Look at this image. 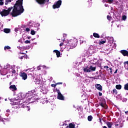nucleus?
I'll list each match as a JSON object with an SVG mask.
<instances>
[{
	"mask_svg": "<svg viewBox=\"0 0 128 128\" xmlns=\"http://www.w3.org/2000/svg\"><path fill=\"white\" fill-rule=\"evenodd\" d=\"M114 125L115 126L116 128H118V124H116V123H114Z\"/></svg>",
	"mask_w": 128,
	"mask_h": 128,
	"instance_id": "47",
	"label": "nucleus"
},
{
	"mask_svg": "<svg viewBox=\"0 0 128 128\" xmlns=\"http://www.w3.org/2000/svg\"><path fill=\"white\" fill-rule=\"evenodd\" d=\"M103 128H108L106 126H103Z\"/></svg>",
	"mask_w": 128,
	"mask_h": 128,
	"instance_id": "57",
	"label": "nucleus"
},
{
	"mask_svg": "<svg viewBox=\"0 0 128 128\" xmlns=\"http://www.w3.org/2000/svg\"><path fill=\"white\" fill-rule=\"evenodd\" d=\"M118 70L116 69V70H115V72H114V74H117V73H118Z\"/></svg>",
	"mask_w": 128,
	"mask_h": 128,
	"instance_id": "51",
	"label": "nucleus"
},
{
	"mask_svg": "<svg viewBox=\"0 0 128 128\" xmlns=\"http://www.w3.org/2000/svg\"><path fill=\"white\" fill-rule=\"evenodd\" d=\"M16 108L15 107H12V109L14 110V108Z\"/></svg>",
	"mask_w": 128,
	"mask_h": 128,
	"instance_id": "59",
	"label": "nucleus"
},
{
	"mask_svg": "<svg viewBox=\"0 0 128 128\" xmlns=\"http://www.w3.org/2000/svg\"><path fill=\"white\" fill-rule=\"evenodd\" d=\"M106 44V41L103 40V41H100L99 42V44Z\"/></svg>",
	"mask_w": 128,
	"mask_h": 128,
	"instance_id": "30",
	"label": "nucleus"
},
{
	"mask_svg": "<svg viewBox=\"0 0 128 128\" xmlns=\"http://www.w3.org/2000/svg\"><path fill=\"white\" fill-rule=\"evenodd\" d=\"M100 124H102V119L101 118L100 119Z\"/></svg>",
	"mask_w": 128,
	"mask_h": 128,
	"instance_id": "52",
	"label": "nucleus"
},
{
	"mask_svg": "<svg viewBox=\"0 0 128 128\" xmlns=\"http://www.w3.org/2000/svg\"><path fill=\"white\" fill-rule=\"evenodd\" d=\"M104 68H106L107 70H110V74H112V68H108V66H104ZM108 68H109V70H108Z\"/></svg>",
	"mask_w": 128,
	"mask_h": 128,
	"instance_id": "22",
	"label": "nucleus"
},
{
	"mask_svg": "<svg viewBox=\"0 0 128 128\" xmlns=\"http://www.w3.org/2000/svg\"><path fill=\"white\" fill-rule=\"evenodd\" d=\"M64 46H66V44L68 45V44H64V40H63V42H61L60 44V46H64Z\"/></svg>",
	"mask_w": 128,
	"mask_h": 128,
	"instance_id": "26",
	"label": "nucleus"
},
{
	"mask_svg": "<svg viewBox=\"0 0 128 128\" xmlns=\"http://www.w3.org/2000/svg\"><path fill=\"white\" fill-rule=\"evenodd\" d=\"M62 6V0H58L56 4L52 6V8L54 9L60 8Z\"/></svg>",
	"mask_w": 128,
	"mask_h": 128,
	"instance_id": "6",
	"label": "nucleus"
},
{
	"mask_svg": "<svg viewBox=\"0 0 128 128\" xmlns=\"http://www.w3.org/2000/svg\"><path fill=\"white\" fill-rule=\"evenodd\" d=\"M4 32L6 34H10V28H4Z\"/></svg>",
	"mask_w": 128,
	"mask_h": 128,
	"instance_id": "16",
	"label": "nucleus"
},
{
	"mask_svg": "<svg viewBox=\"0 0 128 128\" xmlns=\"http://www.w3.org/2000/svg\"><path fill=\"white\" fill-rule=\"evenodd\" d=\"M106 2H108L109 4H112V2H114V0H106Z\"/></svg>",
	"mask_w": 128,
	"mask_h": 128,
	"instance_id": "33",
	"label": "nucleus"
},
{
	"mask_svg": "<svg viewBox=\"0 0 128 128\" xmlns=\"http://www.w3.org/2000/svg\"><path fill=\"white\" fill-rule=\"evenodd\" d=\"M116 90H122V85L120 84H117L116 86Z\"/></svg>",
	"mask_w": 128,
	"mask_h": 128,
	"instance_id": "21",
	"label": "nucleus"
},
{
	"mask_svg": "<svg viewBox=\"0 0 128 128\" xmlns=\"http://www.w3.org/2000/svg\"><path fill=\"white\" fill-rule=\"evenodd\" d=\"M24 44H30V41L28 40H26V41H24Z\"/></svg>",
	"mask_w": 128,
	"mask_h": 128,
	"instance_id": "39",
	"label": "nucleus"
},
{
	"mask_svg": "<svg viewBox=\"0 0 128 128\" xmlns=\"http://www.w3.org/2000/svg\"><path fill=\"white\" fill-rule=\"evenodd\" d=\"M128 50V49H127Z\"/></svg>",
	"mask_w": 128,
	"mask_h": 128,
	"instance_id": "64",
	"label": "nucleus"
},
{
	"mask_svg": "<svg viewBox=\"0 0 128 128\" xmlns=\"http://www.w3.org/2000/svg\"><path fill=\"white\" fill-rule=\"evenodd\" d=\"M6 112H10V110H6Z\"/></svg>",
	"mask_w": 128,
	"mask_h": 128,
	"instance_id": "55",
	"label": "nucleus"
},
{
	"mask_svg": "<svg viewBox=\"0 0 128 128\" xmlns=\"http://www.w3.org/2000/svg\"><path fill=\"white\" fill-rule=\"evenodd\" d=\"M120 54H122L124 56H128V51L125 50H120Z\"/></svg>",
	"mask_w": 128,
	"mask_h": 128,
	"instance_id": "9",
	"label": "nucleus"
},
{
	"mask_svg": "<svg viewBox=\"0 0 128 128\" xmlns=\"http://www.w3.org/2000/svg\"><path fill=\"white\" fill-rule=\"evenodd\" d=\"M108 42H110V44H112V42H114V38L112 37L108 38Z\"/></svg>",
	"mask_w": 128,
	"mask_h": 128,
	"instance_id": "18",
	"label": "nucleus"
},
{
	"mask_svg": "<svg viewBox=\"0 0 128 128\" xmlns=\"http://www.w3.org/2000/svg\"><path fill=\"white\" fill-rule=\"evenodd\" d=\"M30 28H26V32H30Z\"/></svg>",
	"mask_w": 128,
	"mask_h": 128,
	"instance_id": "44",
	"label": "nucleus"
},
{
	"mask_svg": "<svg viewBox=\"0 0 128 128\" xmlns=\"http://www.w3.org/2000/svg\"><path fill=\"white\" fill-rule=\"evenodd\" d=\"M15 104H20V102H15Z\"/></svg>",
	"mask_w": 128,
	"mask_h": 128,
	"instance_id": "48",
	"label": "nucleus"
},
{
	"mask_svg": "<svg viewBox=\"0 0 128 128\" xmlns=\"http://www.w3.org/2000/svg\"><path fill=\"white\" fill-rule=\"evenodd\" d=\"M90 2H92V0H90Z\"/></svg>",
	"mask_w": 128,
	"mask_h": 128,
	"instance_id": "63",
	"label": "nucleus"
},
{
	"mask_svg": "<svg viewBox=\"0 0 128 128\" xmlns=\"http://www.w3.org/2000/svg\"><path fill=\"white\" fill-rule=\"evenodd\" d=\"M9 88L10 90H13V92H16V90H18V88H16V86L14 84L11 85Z\"/></svg>",
	"mask_w": 128,
	"mask_h": 128,
	"instance_id": "12",
	"label": "nucleus"
},
{
	"mask_svg": "<svg viewBox=\"0 0 128 128\" xmlns=\"http://www.w3.org/2000/svg\"><path fill=\"white\" fill-rule=\"evenodd\" d=\"M110 93L112 94H114V96L116 95V94H118V90H116V88H114L112 90V91H110Z\"/></svg>",
	"mask_w": 128,
	"mask_h": 128,
	"instance_id": "14",
	"label": "nucleus"
},
{
	"mask_svg": "<svg viewBox=\"0 0 128 128\" xmlns=\"http://www.w3.org/2000/svg\"><path fill=\"white\" fill-rule=\"evenodd\" d=\"M58 84H62V82H60L56 83V85L58 86Z\"/></svg>",
	"mask_w": 128,
	"mask_h": 128,
	"instance_id": "45",
	"label": "nucleus"
},
{
	"mask_svg": "<svg viewBox=\"0 0 128 128\" xmlns=\"http://www.w3.org/2000/svg\"><path fill=\"white\" fill-rule=\"evenodd\" d=\"M93 36H94V38H100V34H98V33L94 32L93 34Z\"/></svg>",
	"mask_w": 128,
	"mask_h": 128,
	"instance_id": "19",
	"label": "nucleus"
},
{
	"mask_svg": "<svg viewBox=\"0 0 128 128\" xmlns=\"http://www.w3.org/2000/svg\"><path fill=\"white\" fill-rule=\"evenodd\" d=\"M99 104L100 106H102V108L104 107V104L102 102L99 103Z\"/></svg>",
	"mask_w": 128,
	"mask_h": 128,
	"instance_id": "32",
	"label": "nucleus"
},
{
	"mask_svg": "<svg viewBox=\"0 0 128 128\" xmlns=\"http://www.w3.org/2000/svg\"><path fill=\"white\" fill-rule=\"evenodd\" d=\"M92 78H94V80H98V78H100V75L96 76V77H92Z\"/></svg>",
	"mask_w": 128,
	"mask_h": 128,
	"instance_id": "36",
	"label": "nucleus"
},
{
	"mask_svg": "<svg viewBox=\"0 0 128 128\" xmlns=\"http://www.w3.org/2000/svg\"><path fill=\"white\" fill-rule=\"evenodd\" d=\"M107 20L110 22V20H112V16H110V15L107 16Z\"/></svg>",
	"mask_w": 128,
	"mask_h": 128,
	"instance_id": "28",
	"label": "nucleus"
},
{
	"mask_svg": "<svg viewBox=\"0 0 128 128\" xmlns=\"http://www.w3.org/2000/svg\"><path fill=\"white\" fill-rule=\"evenodd\" d=\"M12 0H6L5 4L6 6L8 4V2H12Z\"/></svg>",
	"mask_w": 128,
	"mask_h": 128,
	"instance_id": "25",
	"label": "nucleus"
},
{
	"mask_svg": "<svg viewBox=\"0 0 128 128\" xmlns=\"http://www.w3.org/2000/svg\"><path fill=\"white\" fill-rule=\"evenodd\" d=\"M11 72H12V74H16V70L12 69V70L11 71Z\"/></svg>",
	"mask_w": 128,
	"mask_h": 128,
	"instance_id": "38",
	"label": "nucleus"
},
{
	"mask_svg": "<svg viewBox=\"0 0 128 128\" xmlns=\"http://www.w3.org/2000/svg\"><path fill=\"white\" fill-rule=\"evenodd\" d=\"M20 76H22V80H26L28 78V75L26 72H23L20 74Z\"/></svg>",
	"mask_w": 128,
	"mask_h": 128,
	"instance_id": "10",
	"label": "nucleus"
},
{
	"mask_svg": "<svg viewBox=\"0 0 128 128\" xmlns=\"http://www.w3.org/2000/svg\"><path fill=\"white\" fill-rule=\"evenodd\" d=\"M99 96H102V93L100 92H98Z\"/></svg>",
	"mask_w": 128,
	"mask_h": 128,
	"instance_id": "46",
	"label": "nucleus"
},
{
	"mask_svg": "<svg viewBox=\"0 0 128 128\" xmlns=\"http://www.w3.org/2000/svg\"><path fill=\"white\" fill-rule=\"evenodd\" d=\"M36 2L39 4H44L46 2H50V0H36Z\"/></svg>",
	"mask_w": 128,
	"mask_h": 128,
	"instance_id": "8",
	"label": "nucleus"
},
{
	"mask_svg": "<svg viewBox=\"0 0 128 128\" xmlns=\"http://www.w3.org/2000/svg\"><path fill=\"white\" fill-rule=\"evenodd\" d=\"M10 46H5L4 48V50H10Z\"/></svg>",
	"mask_w": 128,
	"mask_h": 128,
	"instance_id": "27",
	"label": "nucleus"
},
{
	"mask_svg": "<svg viewBox=\"0 0 128 128\" xmlns=\"http://www.w3.org/2000/svg\"><path fill=\"white\" fill-rule=\"evenodd\" d=\"M124 89L125 90H128V83L126 84L124 86Z\"/></svg>",
	"mask_w": 128,
	"mask_h": 128,
	"instance_id": "24",
	"label": "nucleus"
},
{
	"mask_svg": "<svg viewBox=\"0 0 128 128\" xmlns=\"http://www.w3.org/2000/svg\"><path fill=\"white\" fill-rule=\"evenodd\" d=\"M0 6H4V0H0Z\"/></svg>",
	"mask_w": 128,
	"mask_h": 128,
	"instance_id": "35",
	"label": "nucleus"
},
{
	"mask_svg": "<svg viewBox=\"0 0 128 128\" xmlns=\"http://www.w3.org/2000/svg\"><path fill=\"white\" fill-rule=\"evenodd\" d=\"M124 64H127L128 65L127 70H128V61L124 62Z\"/></svg>",
	"mask_w": 128,
	"mask_h": 128,
	"instance_id": "43",
	"label": "nucleus"
},
{
	"mask_svg": "<svg viewBox=\"0 0 128 128\" xmlns=\"http://www.w3.org/2000/svg\"><path fill=\"white\" fill-rule=\"evenodd\" d=\"M14 8V7L8 8V10L4 9L2 12H0V14H1L2 16H6L10 14V12Z\"/></svg>",
	"mask_w": 128,
	"mask_h": 128,
	"instance_id": "3",
	"label": "nucleus"
},
{
	"mask_svg": "<svg viewBox=\"0 0 128 128\" xmlns=\"http://www.w3.org/2000/svg\"><path fill=\"white\" fill-rule=\"evenodd\" d=\"M1 120H2V117H0V121Z\"/></svg>",
	"mask_w": 128,
	"mask_h": 128,
	"instance_id": "60",
	"label": "nucleus"
},
{
	"mask_svg": "<svg viewBox=\"0 0 128 128\" xmlns=\"http://www.w3.org/2000/svg\"><path fill=\"white\" fill-rule=\"evenodd\" d=\"M125 114H128V111H126L125 112Z\"/></svg>",
	"mask_w": 128,
	"mask_h": 128,
	"instance_id": "53",
	"label": "nucleus"
},
{
	"mask_svg": "<svg viewBox=\"0 0 128 128\" xmlns=\"http://www.w3.org/2000/svg\"><path fill=\"white\" fill-rule=\"evenodd\" d=\"M104 108H105V110H107L108 108V106L106 105V102L104 104V107H103Z\"/></svg>",
	"mask_w": 128,
	"mask_h": 128,
	"instance_id": "37",
	"label": "nucleus"
},
{
	"mask_svg": "<svg viewBox=\"0 0 128 128\" xmlns=\"http://www.w3.org/2000/svg\"><path fill=\"white\" fill-rule=\"evenodd\" d=\"M84 44H86V41H84L83 40H80V44H84Z\"/></svg>",
	"mask_w": 128,
	"mask_h": 128,
	"instance_id": "41",
	"label": "nucleus"
},
{
	"mask_svg": "<svg viewBox=\"0 0 128 128\" xmlns=\"http://www.w3.org/2000/svg\"><path fill=\"white\" fill-rule=\"evenodd\" d=\"M127 120H128V118H127Z\"/></svg>",
	"mask_w": 128,
	"mask_h": 128,
	"instance_id": "62",
	"label": "nucleus"
},
{
	"mask_svg": "<svg viewBox=\"0 0 128 128\" xmlns=\"http://www.w3.org/2000/svg\"><path fill=\"white\" fill-rule=\"evenodd\" d=\"M43 68H46V66H42Z\"/></svg>",
	"mask_w": 128,
	"mask_h": 128,
	"instance_id": "58",
	"label": "nucleus"
},
{
	"mask_svg": "<svg viewBox=\"0 0 128 128\" xmlns=\"http://www.w3.org/2000/svg\"><path fill=\"white\" fill-rule=\"evenodd\" d=\"M116 4H118V1H116Z\"/></svg>",
	"mask_w": 128,
	"mask_h": 128,
	"instance_id": "54",
	"label": "nucleus"
},
{
	"mask_svg": "<svg viewBox=\"0 0 128 128\" xmlns=\"http://www.w3.org/2000/svg\"><path fill=\"white\" fill-rule=\"evenodd\" d=\"M40 66H40L37 67L38 70H42V68H40Z\"/></svg>",
	"mask_w": 128,
	"mask_h": 128,
	"instance_id": "42",
	"label": "nucleus"
},
{
	"mask_svg": "<svg viewBox=\"0 0 128 128\" xmlns=\"http://www.w3.org/2000/svg\"><path fill=\"white\" fill-rule=\"evenodd\" d=\"M114 123L112 122H106V124L107 125V126H108V128H112V126H114Z\"/></svg>",
	"mask_w": 128,
	"mask_h": 128,
	"instance_id": "13",
	"label": "nucleus"
},
{
	"mask_svg": "<svg viewBox=\"0 0 128 128\" xmlns=\"http://www.w3.org/2000/svg\"><path fill=\"white\" fill-rule=\"evenodd\" d=\"M30 34H32V36H34V34H36V32H34V30H32L30 32Z\"/></svg>",
	"mask_w": 128,
	"mask_h": 128,
	"instance_id": "29",
	"label": "nucleus"
},
{
	"mask_svg": "<svg viewBox=\"0 0 128 128\" xmlns=\"http://www.w3.org/2000/svg\"><path fill=\"white\" fill-rule=\"evenodd\" d=\"M32 102H34V100H32Z\"/></svg>",
	"mask_w": 128,
	"mask_h": 128,
	"instance_id": "61",
	"label": "nucleus"
},
{
	"mask_svg": "<svg viewBox=\"0 0 128 128\" xmlns=\"http://www.w3.org/2000/svg\"><path fill=\"white\" fill-rule=\"evenodd\" d=\"M53 52H56L57 58L60 56V52L58 50H54Z\"/></svg>",
	"mask_w": 128,
	"mask_h": 128,
	"instance_id": "15",
	"label": "nucleus"
},
{
	"mask_svg": "<svg viewBox=\"0 0 128 128\" xmlns=\"http://www.w3.org/2000/svg\"><path fill=\"white\" fill-rule=\"evenodd\" d=\"M74 124H72V123L69 124L68 126H67L66 128H75Z\"/></svg>",
	"mask_w": 128,
	"mask_h": 128,
	"instance_id": "17",
	"label": "nucleus"
},
{
	"mask_svg": "<svg viewBox=\"0 0 128 128\" xmlns=\"http://www.w3.org/2000/svg\"><path fill=\"white\" fill-rule=\"evenodd\" d=\"M78 45V40H71L67 44V46H70V48H74Z\"/></svg>",
	"mask_w": 128,
	"mask_h": 128,
	"instance_id": "4",
	"label": "nucleus"
},
{
	"mask_svg": "<svg viewBox=\"0 0 128 128\" xmlns=\"http://www.w3.org/2000/svg\"><path fill=\"white\" fill-rule=\"evenodd\" d=\"M22 104V108H28V110H30V109H28V106H26V104H24V103L23 104Z\"/></svg>",
	"mask_w": 128,
	"mask_h": 128,
	"instance_id": "20",
	"label": "nucleus"
},
{
	"mask_svg": "<svg viewBox=\"0 0 128 128\" xmlns=\"http://www.w3.org/2000/svg\"><path fill=\"white\" fill-rule=\"evenodd\" d=\"M96 67L92 66H86L83 68L84 72H96Z\"/></svg>",
	"mask_w": 128,
	"mask_h": 128,
	"instance_id": "2",
	"label": "nucleus"
},
{
	"mask_svg": "<svg viewBox=\"0 0 128 128\" xmlns=\"http://www.w3.org/2000/svg\"><path fill=\"white\" fill-rule=\"evenodd\" d=\"M28 40H30V36H28Z\"/></svg>",
	"mask_w": 128,
	"mask_h": 128,
	"instance_id": "56",
	"label": "nucleus"
},
{
	"mask_svg": "<svg viewBox=\"0 0 128 128\" xmlns=\"http://www.w3.org/2000/svg\"><path fill=\"white\" fill-rule=\"evenodd\" d=\"M56 92L58 93L57 98L60 100H64V97L62 96V94L60 93V91L57 88L56 89Z\"/></svg>",
	"mask_w": 128,
	"mask_h": 128,
	"instance_id": "5",
	"label": "nucleus"
},
{
	"mask_svg": "<svg viewBox=\"0 0 128 128\" xmlns=\"http://www.w3.org/2000/svg\"><path fill=\"white\" fill-rule=\"evenodd\" d=\"M51 86H52V88H55L56 86V84H51Z\"/></svg>",
	"mask_w": 128,
	"mask_h": 128,
	"instance_id": "40",
	"label": "nucleus"
},
{
	"mask_svg": "<svg viewBox=\"0 0 128 128\" xmlns=\"http://www.w3.org/2000/svg\"><path fill=\"white\" fill-rule=\"evenodd\" d=\"M95 87L98 90H100V92H102V86H101L100 84H95Z\"/></svg>",
	"mask_w": 128,
	"mask_h": 128,
	"instance_id": "11",
	"label": "nucleus"
},
{
	"mask_svg": "<svg viewBox=\"0 0 128 128\" xmlns=\"http://www.w3.org/2000/svg\"><path fill=\"white\" fill-rule=\"evenodd\" d=\"M111 12H114V8L111 7Z\"/></svg>",
	"mask_w": 128,
	"mask_h": 128,
	"instance_id": "49",
	"label": "nucleus"
},
{
	"mask_svg": "<svg viewBox=\"0 0 128 128\" xmlns=\"http://www.w3.org/2000/svg\"><path fill=\"white\" fill-rule=\"evenodd\" d=\"M19 58H20V60H26V55L24 52H20Z\"/></svg>",
	"mask_w": 128,
	"mask_h": 128,
	"instance_id": "7",
	"label": "nucleus"
},
{
	"mask_svg": "<svg viewBox=\"0 0 128 128\" xmlns=\"http://www.w3.org/2000/svg\"><path fill=\"white\" fill-rule=\"evenodd\" d=\"M88 122H92V116H88Z\"/></svg>",
	"mask_w": 128,
	"mask_h": 128,
	"instance_id": "23",
	"label": "nucleus"
},
{
	"mask_svg": "<svg viewBox=\"0 0 128 128\" xmlns=\"http://www.w3.org/2000/svg\"><path fill=\"white\" fill-rule=\"evenodd\" d=\"M23 2V0H18L16 1V2L14 6L12 11L10 13L11 16H12L13 18H16V16H20V14L24 12V6H22Z\"/></svg>",
	"mask_w": 128,
	"mask_h": 128,
	"instance_id": "1",
	"label": "nucleus"
},
{
	"mask_svg": "<svg viewBox=\"0 0 128 128\" xmlns=\"http://www.w3.org/2000/svg\"><path fill=\"white\" fill-rule=\"evenodd\" d=\"M122 20H126V15H124L122 16Z\"/></svg>",
	"mask_w": 128,
	"mask_h": 128,
	"instance_id": "31",
	"label": "nucleus"
},
{
	"mask_svg": "<svg viewBox=\"0 0 128 128\" xmlns=\"http://www.w3.org/2000/svg\"><path fill=\"white\" fill-rule=\"evenodd\" d=\"M36 100V96H34L30 98V100Z\"/></svg>",
	"mask_w": 128,
	"mask_h": 128,
	"instance_id": "34",
	"label": "nucleus"
},
{
	"mask_svg": "<svg viewBox=\"0 0 128 128\" xmlns=\"http://www.w3.org/2000/svg\"><path fill=\"white\" fill-rule=\"evenodd\" d=\"M0 121L4 122V119L1 118Z\"/></svg>",
	"mask_w": 128,
	"mask_h": 128,
	"instance_id": "50",
	"label": "nucleus"
}]
</instances>
